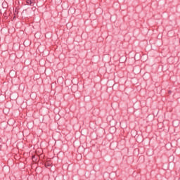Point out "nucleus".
Here are the masks:
<instances>
[{"mask_svg":"<svg viewBox=\"0 0 180 180\" xmlns=\"http://www.w3.org/2000/svg\"><path fill=\"white\" fill-rule=\"evenodd\" d=\"M45 167H51V162H47L46 163H45Z\"/></svg>","mask_w":180,"mask_h":180,"instance_id":"obj_2","label":"nucleus"},{"mask_svg":"<svg viewBox=\"0 0 180 180\" xmlns=\"http://www.w3.org/2000/svg\"><path fill=\"white\" fill-rule=\"evenodd\" d=\"M36 2V0H26V3L27 5H30L31 6H33Z\"/></svg>","mask_w":180,"mask_h":180,"instance_id":"obj_1","label":"nucleus"},{"mask_svg":"<svg viewBox=\"0 0 180 180\" xmlns=\"http://www.w3.org/2000/svg\"><path fill=\"white\" fill-rule=\"evenodd\" d=\"M34 158H36V156H32V160H34Z\"/></svg>","mask_w":180,"mask_h":180,"instance_id":"obj_3","label":"nucleus"}]
</instances>
